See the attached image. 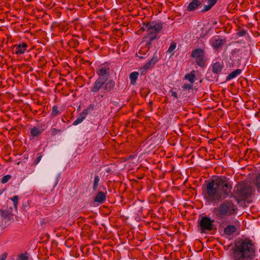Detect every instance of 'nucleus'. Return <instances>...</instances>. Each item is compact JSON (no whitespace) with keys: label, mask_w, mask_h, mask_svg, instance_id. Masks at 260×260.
<instances>
[{"label":"nucleus","mask_w":260,"mask_h":260,"mask_svg":"<svg viewBox=\"0 0 260 260\" xmlns=\"http://www.w3.org/2000/svg\"><path fill=\"white\" fill-rule=\"evenodd\" d=\"M217 210L220 217L231 216L235 214L237 207L232 201L227 200L219 205Z\"/></svg>","instance_id":"nucleus-4"},{"label":"nucleus","mask_w":260,"mask_h":260,"mask_svg":"<svg viewBox=\"0 0 260 260\" xmlns=\"http://www.w3.org/2000/svg\"><path fill=\"white\" fill-rule=\"evenodd\" d=\"M205 52L202 49H195L192 50L191 57L196 59L197 64L200 67H203L206 60L204 59Z\"/></svg>","instance_id":"nucleus-6"},{"label":"nucleus","mask_w":260,"mask_h":260,"mask_svg":"<svg viewBox=\"0 0 260 260\" xmlns=\"http://www.w3.org/2000/svg\"><path fill=\"white\" fill-rule=\"evenodd\" d=\"M139 76V73L137 72H132L129 75V79L131 81V83L132 85H135L136 83V81L138 79Z\"/></svg>","instance_id":"nucleus-24"},{"label":"nucleus","mask_w":260,"mask_h":260,"mask_svg":"<svg viewBox=\"0 0 260 260\" xmlns=\"http://www.w3.org/2000/svg\"><path fill=\"white\" fill-rule=\"evenodd\" d=\"M163 27V23L155 21L144 23L142 27L143 31L147 32L148 36H157Z\"/></svg>","instance_id":"nucleus-5"},{"label":"nucleus","mask_w":260,"mask_h":260,"mask_svg":"<svg viewBox=\"0 0 260 260\" xmlns=\"http://www.w3.org/2000/svg\"><path fill=\"white\" fill-rule=\"evenodd\" d=\"M149 50L148 47H144L142 46L138 52L137 53V56L141 59H143L146 57V55Z\"/></svg>","instance_id":"nucleus-16"},{"label":"nucleus","mask_w":260,"mask_h":260,"mask_svg":"<svg viewBox=\"0 0 260 260\" xmlns=\"http://www.w3.org/2000/svg\"><path fill=\"white\" fill-rule=\"evenodd\" d=\"M255 247L249 238H239L235 241L229 252L232 260H253Z\"/></svg>","instance_id":"nucleus-2"},{"label":"nucleus","mask_w":260,"mask_h":260,"mask_svg":"<svg viewBox=\"0 0 260 260\" xmlns=\"http://www.w3.org/2000/svg\"><path fill=\"white\" fill-rule=\"evenodd\" d=\"M37 155L38 156L34 161V164L35 165H37L38 164H39V162L40 161L42 157V155H41L40 153H38Z\"/></svg>","instance_id":"nucleus-35"},{"label":"nucleus","mask_w":260,"mask_h":260,"mask_svg":"<svg viewBox=\"0 0 260 260\" xmlns=\"http://www.w3.org/2000/svg\"><path fill=\"white\" fill-rule=\"evenodd\" d=\"M61 132H62V131L61 129H57L56 128H52L51 129V134L53 135H55L58 134H59Z\"/></svg>","instance_id":"nucleus-33"},{"label":"nucleus","mask_w":260,"mask_h":260,"mask_svg":"<svg viewBox=\"0 0 260 260\" xmlns=\"http://www.w3.org/2000/svg\"><path fill=\"white\" fill-rule=\"evenodd\" d=\"M149 37V41H147L144 47H148L149 49H150L151 46V42L155 40L157 38V36H148Z\"/></svg>","instance_id":"nucleus-27"},{"label":"nucleus","mask_w":260,"mask_h":260,"mask_svg":"<svg viewBox=\"0 0 260 260\" xmlns=\"http://www.w3.org/2000/svg\"><path fill=\"white\" fill-rule=\"evenodd\" d=\"M176 44L174 42H172L171 43L170 47H169V48L167 50V53H169L170 54L173 53V52H174V51L176 49Z\"/></svg>","instance_id":"nucleus-29"},{"label":"nucleus","mask_w":260,"mask_h":260,"mask_svg":"<svg viewBox=\"0 0 260 260\" xmlns=\"http://www.w3.org/2000/svg\"><path fill=\"white\" fill-rule=\"evenodd\" d=\"M217 0H208V5H204L202 10V12H206L209 11L216 3Z\"/></svg>","instance_id":"nucleus-19"},{"label":"nucleus","mask_w":260,"mask_h":260,"mask_svg":"<svg viewBox=\"0 0 260 260\" xmlns=\"http://www.w3.org/2000/svg\"><path fill=\"white\" fill-rule=\"evenodd\" d=\"M42 129L35 127L31 129L30 134L32 137H37L42 133Z\"/></svg>","instance_id":"nucleus-25"},{"label":"nucleus","mask_w":260,"mask_h":260,"mask_svg":"<svg viewBox=\"0 0 260 260\" xmlns=\"http://www.w3.org/2000/svg\"><path fill=\"white\" fill-rule=\"evenodd\" d=\"M195 71H192L190 74H187L184 77V79L188 80L191 84H192L194 82L195 79Z\"/></svg>","instance_id":"nucleus-23"},{"label":"nucleus","mask_w":260,"mask_h":260,"mask_svg":"<svg viewBox=\"0 0 260 260\" xmlns=\"http://www.w3.org/2000/svg\"><path fill=\"white\" fill-rule=\"evenodd\" d=\"M205 0H192L188 4L187 10L188 11H193L197 9Z\"/></svg>","instance_id":"nucleus-12"},{"label":"nucleus","mask_w":260,"mask_h":260,"mask_svg":"<svg viewBox=\"0 0 260 260\" xmlns=\"http://www.w3.org/2000/svg\"><path fill=\"white\" fill-rule=\"evenodd\" d=\"M11 200L13 202L14 207L16 209L18 203V197L17 196H15L13 197Z\"/></svg>","instance_id":"nucleus-32"},{"label":"nucleus","mask_w":260,"mask_h":260,"mask_svg":"<svg viewBox=\"0 0 260 260\" xmlns=\"http://www.w3.org/2000/svg\"><path fill=\"white\" fill-rule=\"evenodd\" d=\"M239 34L240 36H244L246 34V31L244 30H242L240 31Z\"/></svg>","instance_id":"nucleus-39"},{"label":"nucleus","mask_w":260,"mask_h":260,"mask_svg":"<svg viewBox=\"0 0 260 260\" xmlns=\"http://www.w3.org/2000/svg\"><path fill=\"white\" fill-rule=\"evenodd\" d=\"M192 88V84H184L183 86V89H190Z\"/></svg>","instance_id":"nucleus-36"},{"label":"nucleus","mask_w":260,"mask_h":260,"mask_svg":"<svg viewBox=\"0 0 260 260\" xmlns=\"http://www.w3.org/2000/svg\"><path fill=\"white\" fill-rule=\"evenodd\" d=\"M3 190L0 189V196L3 193Z\"/></svg>","instance_id":"nucleus-40"},{"label":"nucleus","mask_w":260,"mask_h":260,"mask_svg":"<svg viewBox=\"0 0 260 260\" xmlns=\"http://www.w3.org/2000/svg\"><path fill=\"white\" fill-rule=\"evenodd\" d=\"M157 62V57L154 55L152 58L144 65V68L145 70L149 69L153 67Z\"/></svg>","instance_id":"nucleus-17"},{"label":"nucleus","mask_w":260,"mask_h":260,"mask_svg":"<svg viewBox=\"0 0 260 260\" xmlns=\"http://www.w3.org/2000/svg\"><path fill=\"white\" fill-rule=\"evenodd\" d=\"M210 42L211 45L217 49L223 45L225 40L221 39L219 36H215L213 37Z\"/></svg>","instance_id":"nucleus-10"},{"label":"nucleus","mask_w":260,"mask_h":260,"mask_svg":"<svg viewBox=\"0 0 260 260\" xmlns=\"http://www.w3.org/2000/svg\"><path fill=\"white\" fill-rule=\"evenodd\" d=\"M100 179L99 176L98 175H95L94 177L93 180V191H95L97 190L99 184L100 182Z\"/></svg>","instance_id":"nucleus-26"},{"label":"nucleus","mask_w":260,"mask_h":260,"mask_svg":"<svg viewBox=\"0 0 260 260\" xmlns=\"http://www.w3.org/2000/svg\"><path fill=\"white\" fill-rule=\"evenodd\" d=\"M88 109H84L79 115V117L74 121L73 124L74 125H77L79 123H81L84 119L86 118V116L88 114Z\"/></svg>","instance_id":"nucleus-14"},{"label":"nucleus","mask_w":260,"mask_h":260,"mask_svg":"<svg viewBox=\"0 0 260 260\" xmlns=\"http://www.w3.org/2000/svg\"><path fill=\"white\" fill-rule=\"evenodd\" d=\"M115 86V82L113 80L107 81L104 84V89L106 91H110L113 89Z\"/></svg>","instance_id":"nucleus-20"},{"label":"nucleus","mask_w":260,"mask_h":260,"mask_svg":"<svg viewBox=\"0 0 260 260\" xmlns=\"http://www.w3.org/2000/svg\"><path fill=\"white\" fill-rule=\"evenodd\" d=\"M170 92L171 93V95L173 96L175 99H178V95L177 92L174 91L173 90H171Z\"/></svg>","instance_id":"nucleus-38"},{"label":"nucleus","mask_w":260,"mask_h":260,"mask_svg":"<svg viewBox=\"0 0 260 260\" xmlns=\"http://www.w3.org/2000/svg\"><path fill=\"white\" fill-rule=\"evenodd\" d=\"M28 256L27 253H22L19 256V260H28Z\"/></svg>","instance_id":"nucleus-34"},{"label":"nucleus","mask_w":260,"mask_h":260,"mask_svg":"<svg viewBox=\"0 0 260 260\" xmlns=\"http://www.w3.org/2000/svg\"><path fill=\"white\" fill-rule=\"evenodd\" d=\"M60 112L58 109V107L57 106H54L52 108V115L53 116H56L60 114Z\"/></svg>","instance_id":"nucleus-30"},{"label":"nucleus","mask_w":260,"mask_h":260,"mask_svg":"<svg viewBox=\"0 0 260 260\" xmlns=\"http://www.w3.org/2000/svg\"><path fill=\"white\" fill-rule=\"evenodd\" d=\"M236 230V228L234 225H229L227 226L224 230V234L230 236L233 234Z\"/></svg>","instance_id":"nucleus-22"},{"label":"nucleus","mask_w":260,"mask_h":260,"mask_svg":"<svg viewBox=\"0 0 260 260\" xmlns=\"http://www.w3.org/2000/svg\"><path fill=\"white\" fill-rule=\"evenodd\" d=\"M214 220L209 217H203L200 221V226L203 230H211Z\"/></svg>","instance_id":"nucleus-8"},{"label":"nucleus","mask_w":260,"mask_h":260,"mask_svg":"<svg viewBox=\"0 0 260 260\" xmlns=\"http://www.w3.org/2000/svg\"><path fill=\"white\" fill-rule=\"evenodd\" d=\"M27 48V44L26 43L16 44L13 46V51L16 54H23L24 53Z\"/></svg>","instance_id":"nucleus-11"},{"label":"nucleus","mask_w":260,"mask_h":260,"mask_svg":"<svg viewBox=\"0 0 260 260\" xmlns=\"http://www.w3.org/2000/svg\"><path fill=\"white\" fill-rule=\"evenodd\" d=\"M230 59L232 61V67H238L240 64V59L239 55L237 52L232 53L230 56Z\"/></svg>","instance_id":"nucleus-13"},{"label":"nucleus","mask_w":260,"mask_h":260,"mask_svg":"<svg viewBox=\"0 0 260 260\" xmlns=\"http://www.w3.org/2000/svg\"><path fill=\"white\" fill-rule=\"evenodd\" d=\"M106 171L107 172H109L110 171V169H108Z\"/></svg>","instance_id":"nucleus-41"},{"label":"nucleus","mask_w":260,"mask_h":260,"mask_svg":"<svg viewBox=\"0 0 260 260\" xmlns=\"http://www.w3.org/2000/svg\"><path fill=\"white\" fill-rule=\"evenodd\" d=\"M252 188L243 183L237 184L234 190V197L238 202L245 201L252 193Z\"/></svg>","instance_id":"nucleus-3"},{"label":"nucleus","mask_w":260,"mask_h":260,"mask_svg":"<svg viewBox=\"0 0 260 260\" xmlns=\"http://www.w3.org/2000/svg\"><path fill=\"white\" fill-rule=\"evenodd\" d=\"M223 68L222 63L220 62H216L212 66V71L214 73L218 74Z\"/></svg>","instance_id":"nucleus-18"},{"label":"nucleus","mask_w":260,"mask_h":260,"mask_svg":"<svg viewBox=\"0 0 260 260\" xmlns=\"http://www.w3.org/2000/svg\"><path fill=\"white\" fill-rule=\"evenodd\" d=\"M7 257V253H4L0 255V260H6Z\"/></svg>","instance_id":"nucleus-37"},{"label":"nucleus","mask_w":260,"mask_h":260,"mask_svg":"<svg viewBox=\"0 0 260 260\" xmlns=\"http://www.w3.org/2000/svg\"><path fill=\"white\" fill-rule=\"evenodd\" d=\"M241 72L242 70L241 69H237L235 70L227 76L226 78V81H229L236 78L239 75Z\"/></svg>","instance_id":"nucleus-21"},{"label":"nucleus","mask_w":260,"mask_h":260,"mask_svg":"<svg viewBox=\"0 0 260 260\" xmlns=\"http://www.w3.org/2000/svg\"><path fill=\"white\" fill-rule=\"evenodd\" d=\"M232 185L224 176L208 182L203 194L205 200L212 204H217L231 194Z\"/></svg>","instance_id":"nucleus-1"},{"label":"nucleus","mask_w":260,"mask_h":260,"mask_svg":"<svg viewBox=\"0 0 260 260\" xmlns=\"http://www.w3.org/2000/svg\"><path fill=\"white\" fill-rule=\"evenodd\" d=\"M106 200V194L104 192L99 191L94 199V202L99 204H102Z\"/></svg>","instance_id":"nucleus-15"},{"label":"nucleus","mask_w":260,"mask_h":260,"mask_svg":"<svg viewBox=\"0 0 260 260\" xmlns=\"http://www.w3.org/2000/svg\"><path fill=\"white\" fill-rule=\"evenodd\" d=\"M11 178V176L10 175H7L2 177L1 182L3 183H7Z\"/></svg>","instance_id":"nucleus-31"},{"label":"nucleus","mask_w":260,"mask_h":260,"mask_svg":"<svg viewBox=\"0 0 260 260\" xmlns=\"http://www.w3.org/2000/svg\"><path fill=\"white\" fill-rule=\"evenodd\" d=\"M110 72L109 67L105 64H102L97 69L96 74L99 76L98 78H102L105 79L106 81H107L110 75Z\"/></svg>","instance_id":"nucleus-7"},{"label":"nucleus","mask_w":260,"mask_h":260,"mask_svg":"<svg viewBox=\"0 0 260 260\" xmlns=\"http://www.w3.org/2000/svg\"><path fill=\"white\" fill-rule=\"evenodd\" d=\"M106 81L105 79L98 78L90 88L91 91L93 93L96 92L102 88Z\"/></svg>","instance_id":"nucleus-9"},{"label":"nucleus","mask_w":260,"mask_h":260,"mask_svg":"<svg viewBox=\"0 0 260 260\" xmlns=\"http://www.w3.org/2000/svg\"><path fill=\"white\" fill-rule=\"evenodd\" d=\"M254 184L257 191L260 192V173L256 176Z\"/></svg>","instance_id":"nucleus-28"}]
</instances>
